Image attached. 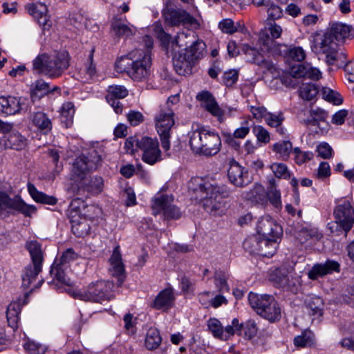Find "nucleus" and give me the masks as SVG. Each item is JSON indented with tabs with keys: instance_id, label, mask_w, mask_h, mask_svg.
Returning a JSON list of instances; mask_svg holds the SVG:
<instances>
[{
	"instance_id": "56",
	"label": "nucleus",
	"mask_w": 354,
	"mask_h": 354,
	"mask_svg": "<svg viewBox=\"0 0 354 354\" xmlns=\"http://www.w3.org/2000/svg\"><path fill=\"white\" fill-rule=\"evenodd\" d=\"M24 348L30 354H44L48 349L46 346L30 340L24 344Z\"/></svg>"
},
{
	"instance_id": "23",
	"label": "nucleus",
	"mask_w": 354,
	"mask_h": 354,
	"mask_svg": "<svg viewBox=\"0 0 354 354\" xmlns=\"http://www.w3.org/2000/svg\"><path fill=\"white\" fill-rule=\"evenodd\" d=\"M263 245H274V243L269 241L266 239H263L259 234L252 236L246 239L243 242V248L250 254H258L263 256H272L273 252H266L263 248Z\"/></svg>"
},
{
	"instance_id": "5",
	"label": "nucleus",
	"mask_w": 354,
	"mask_h": 354,
	"mask_svg": "<svg viewBox=\"0 0 354 354\" xmlns=\"http://www.w3.org/2000/svg\"><path fill=\"white\" fill-rule=\"evenodd\" d=\"M113 287L111 281L97 280L90 283L85 288L73 290L72 296L84 301L102 304L113 299Z\"/></svg>"
},
{
	"instance_id": "54",
	"label": "nucleus",
	"mask_w": 354,
	"mask_h": 354,
	"mask_svg": "<svg viewBox=\"0 0 354 354\" xmlns=\"http://www.w3.org/2000/svg\"><path fill=\"white\" fill-rule=\"evenodd\" d=\"M296 164L301 165L313 159L314 154L312 151H304L299 147H295L292 151Z\"/></svg>"
},
{
	"instance_id": "16",
	"label": "nucleus",
	"mask_w": 354,
	"mask_h": 354,
	"mask_svg": "<svg viewBox=\"0 0 354 354\" xmlns=\"http://www.w3.org/2000/svg\"><path fill=\"white\" fill-rule=\"evenodd\" d=\"M165 21L171 26H185L198 28L199 23L187 12L183 10L167 9L163 12Z\"/></svg>"
},
{
	"instance_id": "37",
	"label": "nucleus",
	"mask_w": 354,
	"mask_h": 354,
	"mask_svg": "<svg viewBox=\"0 0 354 354\" xmlns=\"http://www.w3.org/2000/svg\"><path fill=\"white\" fill-rule=\"evenodd\" d=\"M33 124L43 133L46 134L52 129V122L47 115L43 112H37L32 117Z\"/></svg>"
},
{
	"instance_id": "60",
	"label": "nucleus",
	"mask_w": 354,
	"mask_h": 354,
	"mask_svg": "<svg viewBox=\"0 0 354 354\" xmlns=\"http://www.w3.org/2000/svg\"><path fill=\"white\" fill-rule=\"evenodd\" d=\"M77 257L78 255L73 249L68 248L63 252L57 263L64 266H68V264L76 260Z\"/></svg>"
},
{
	"instance_id": "7",
	"label": "nucleus",
	"mask_w": 354,
	"mask_h": 354,
	"mask_svg": "<svg viewBox=\"0 0 354 354\" xmlns=\"http://www.w3.org/2000/svg\"><path fill=\"white\" fill-rule=\"evenodd\" d=\"M248 301L258 315L270 322H274L281 318V308L273 296L250 292Z\"/></svg>"
},
{
	"instance_id": "29",
	"label": "nucleus",
	"mask_w": 354,
	"mask_h": 354,
	"mask_svg": "<svg viewBox=\"0 0 354 354\" xmlns=\"http://www.w3.org/2000/svg\"><path fill=\"white\" fill-rule=\"evenodd\" d=\"M175 297L173 290L170 288L161 290L155 297L151 307L157 310H167L173 307Z\"/></svg>"
},
{
	"instance_id": "28",
	"label": "nucleus",
	"mask_w": 354,
	"mask_h": 354,
	"mask_svg": "<svg viewBox=\"0 0 354 354\" xmlns=\"http://www.w3.org/2000/svg\"><path fill=\"white\" fill-rule=\"evenodd\" d=\"M339 271V264L335 261H326L324 263H317L308 271V276L311 280H316L333 272Z\"/></svg>"
},
{
	"instance_id": "30",
	"label": "nucleus",
	"mask_w": 354,
	"mask_h": 354,
	"mask_svg": "<svg viewBox=\"0 0 354 354\" xmlns=\"http://www.w3.org/2000/svg\"><path fill=\"white\" fill-rule=\"evenodd\" d=\"M337 41L344 42L347 39L354 37V31L349 25L343 23H334L327 32Z\"/></svg>"
},
{
	"instance_id": "22",
	"label": "nucleus",
	"mask_w": 354,
	"mask_h": 354,
	"mask_svg": "<svg viewBox=\"0 0 354 354\" xmlns=\"http://www.w3.org/2000/svg\"><path fill=\"white\" fill-rule=\"evenodd\" d=\"M26 9L44 30H48L50 28L52 24L50 16L45 3L41 2L30 3L26 6Z\"/></svg>"
},
{
	"instance_id": "53",
	"label": "nucleus",
	"mask_w": 354,
	"mask_h": 354,
	"mask_svg": "<svg viewBox=\"0 0 354 354\" xmlns=\"http://www.w3.org/2000/svg\"><path fill=\"white\" fill-rule=\"evenodd\" d=\"M314 335L310 330L304 331L301 335H298L294 339V344L297 347H306L313 343Z\"/></svg>"
},
{
	"instance_id": "47",
	"label": "nucleus",
	"mask_w": 354,
	"mask_h": 354,
	"mask_svg": "<svg viewBox=\"0 0 354 354\" xmlns=\"http://www.w3.org/2000/svg\"><path fill=\"white\" fill-rule=\"evenodd\" d=\"M75 113L74 105L71 102L63 104L61 112V118L62 122H64L66 127L73 124V116Z\"/></svg>"
},
{
	"instance_id": "19",
	"label": "nucleus",
	"mask_w": 354,
	"mask_h": 354,
	"mask_svg": "<svg viewBox=\"0 0 354 354\" xmlns=\"http://www.w3.org/2000/svg\"><path fill=\"white\" fill-rule=\"evenodd\" d=\"M257 229L258 234L260 236L274 243V245L277 243V239L279 238L282 234L281 226L268 217L263 218L259 220Z\"/></svg>"
},
{
	"instance_id": "36",
	"label": "nucleus",
	"mask_w": 354,
	"mask_h": 354,
	"mask_svg": "<svg viewBox=\"0 0 354 354\" xmlns=\"http://www.w3.org/2000/svg\"><path fill=\"white\" fill-rule=\"evenodd\" d=\"M28 190L32 198L37 203L51 205H54L57 203V199L55 197L39 192L33 184H28Z\"/></svg>"
},
{
	"instance_id": "2",
	"label": "nucleus",
	"mask_w": 354,
	"mask_h": 354,
	"mask_svg": "<svg viewBox=\"0 0 354 354\" xmlns=\"http://www.w3.org/2000/svg\"><path fill=\"white\" fill-rule=\"evenodd\" d=\"M144 40L146 43L145 50L135 49L115 62L118 71L126 72L132 80L138 82L149 76L151 64L150 48H152L153 41L149 36H145Z\"/></svg>"
},
{
	"instance_id": "43",
	"label": "nucleus",
	"mask_w": 354,
	"mask_h": 354,
	"mask_svg": "<svg viewBox=\"0 0 354 354\" xmlns=\"http://www.w3.org/2000/svg\"><path fill=\"white\" fill-rule=\"evenodd\" d=\"M205 46L202 41L198 40L194 41L189 48H187L184 53L195 63L196 61L203 57Z\"/></svg>"
},
{
	"instance_id": "3",
	"label": "nucleus",
	"mask_w": 354,
	"mask_h": 354,
	"mask_svg": "<svg viewBox=\"0 0 354 354\" xmlns=\"http://www.w3.org/2000/svg\"><path fill=\"white\" fill-rule=\"evenodd\" d=\"M188 136L191 149L196 154L212 156L217 154L221 150V138L214 130L198 127L190 131Z\"/></svg>"
},
{
	"instance_id": "32",
	"label": "nucleus",
	"mask_w": 354,
	"mask_h": 354,
	"mask_svg": "<svg viewBox=\"0 0 354 354\" xmlns=\"http://www.w3.org/2000/svg\"><path fill=\"white\" fill-rule=\"evenodd\" d=\"M195 63L183 52L174 58V67L180 75H189Z\"/></svg>"
},
{
	"instance_id": "18",
	"label": "nucleus",
	"mask_w": 354,
	"mask_h": 354,
	"mask_svg": "<svg viewBox=\"0 0 354 354\" xmlns=\"http://www.w3.org/2000/svg\"><path fill=\"white\" fill-rule=\"evenodd\" d=\"M0 208L3 209H13L26 216H30L36 212L33 205L26 204L19 197L11 198L4 192H0Z\"/></svg>"
},
{
	"instance_id": "49",
	"label": "nucleus",
	"mask_w": 354,
	"mask_h": 354,
	"mask_svg": "<svg viewBox=\"0 0 354 354\" xmlns=\"http://www.w3.org/2000/svg\"><path fill=\"white\" fill-rule=\"evenodd\" d=\"M214 279L216 288L219 292L225 293L229 292L230 288L227 282V277L223 272L216 271Z\"/></svg>"
},
{
	"instance_id": "39",
	"label": "nucleus",
	"mask_w": 354,
	"mask_h": 354,
	"mask_svg": "<svg viewBox=\"0 0 354 354\" xmlns=\"http://www.w3.org/2000/svg\"><path fill=\"white\" fill-rule=\"evenodd\" d=\"M243 197L252 203H263L266 198L264 187L260 184H255L249 192L243 193Z\"/></svg>"
},
{
	"instance_id": "57",
	"label": "nucleus",
	"mask_w": 354,
	"mask_h": 354,
	"mask_svg": "<svg viewBox=\"0 0 354 354\" xmlns=\"http://www.w3.org/2000/svg\"><path fill=\"white\" fill-rule=\"evenodd\" d=\"M243 327L241 331L243 330L244 332V338L246 339H251L254 337L257 333V326L254 320H248L245 324H241Z\"/></svg>"
},
{
	"instance_id": "42",
	"label": "nucleus",
	"mask_w": 354,
	"mask_h": 354,
	"mask_svg": "<svg viewBox=\"0 0 354 354\" xmlns=\"http://www.w3.org/2000/svg\"><path fill=\"white\" fill-rule=\"evenodd\" d=\"M162 338L160 333L156 328H150L146 334L145 346L148 350L156 349L160 344Z\"/></svg>"
},
{
	"instance_id": "34",
	"label": "nucleus",
	"mask_w": 354,
	"mask_h": 354,
	"mask_svg": "<svg viewBox=\"0 0 354 354\" xmlns=\"http://www.w3.org/2000/svg\"><path fill=\"white\" fill-rule=\"evenodd\" d=\"M292 144L289 140H280L272 146V149L276 156L283 160H287L293 151Z\"/></svg>"
},
{
	"instance_id": "51",
	"label": "nucleus",
	"mask_w": 354,
	"mask_h": 354,
	"mask_svg": "<svg viewBox=\"0 0 354 354\" xmlns=\"http://www.w3.org/2000/svg\"><path fill=\"white\" fill-rule=\"evenodd\" d=\"M310 115V118L304 120V123L307 125L318 126L321 121H324L326 118V112L319 108L312 109Z\"/></svg>"
},
{
	"instance_id": "17",
	"label": "nucleus",
	"mask_w": 354,
	"mask_h": 354,
	"mask_svg": "<svg viewBox=\"0 0 354 354\" xmlns=\"http://www.w3.org/2000/svg\"><path fill=\"white\" fill-rule=\"evenodd\" d=\"M260 37L258 40V45L259 46L260 50L257 48L252 47L248 44H244L242 46V51L245 55L246 59L250 63L256 64L259 66H263L268 71L274 73L276 71V66L272 62L268 61L265 58L264 53H270L267 50H263L262 46L260 44Z\"/></svg>"
},
{
	"instance_id": "52",
	"label": "nucleus",
	"mask_w": 354,
	"mask_h": 354,
	"mask_svg": "<svg viewBox=\"0 0 354 354\" xmlns=\"http://www.w3.org/2000/svg\"><path fill=\"white\" fill-rule=\"evenodd\" d=\"M318 93V89L313 84H304L299 88V96L307 101L313 100Z\"/></svg>"
},
{
	"instance_id": "41",
	"label": "nucleus",
	"mask_w": 354,
	"mask_h": 354,
	"mask_svg": "<svg viewBox=\"0 0 354 354\" xmlns=\"http://www.w3.org/2000/svg\"><path fill=\"white\" fill-rule=\"evenodd\" d=\"M305 304L308 310L312 312V315L321 316L322 315L324 301L322 299L317 296H307L305 299Z\"/></svg>"
},
{
	"instance_id": "26",
	"label": "nucleus",
	"mask_w": 354,
	"mask_h": 354,
	"mask_svg": "<svg viewBox=\"0 0 354 354\" xmlns=\"http://www.w3.org/2000/svg\"><path fill=\"white\" fill-rule=\"evenodd\" d=\"M196 99L203 103L204 108L219 122H223L224 111L219 106L214 96L208 91L198 93Z\"/></svg>"
},
{
	"instance_id": "12",
	"label": "nucleus",
	"mask_w": 354,
	"mask_h": 354,
	"mask_svg": "<svg viewBox=\"0 0 354 354\" xmlns=\"http://www.w3.org/2000/svg\"><path fill=\"white\" fill-rule=\"evenodd\" d=\"M207 326L212 335L220 340L227 341L235 334L241 335L243 327L237 318H234L230 324L223 326L221 322L215 317L209 318L207 322Z\"/></svg>"
},
{
	"instance_id": "6",
	"label": "nucleus",
	"mask_w": 354,
	"mask_h": 354,
	"mask_svg": "<svg viewBox=\"0 0 354 354\" xmlns=\"http://www.w3.org/2000/svg\"><path fill=\"white\" fill-rule=\"evenodd\" d=\"M333 216L335 221L328 223V229L337 235L344 232L346 236L354 224V207L351 202L348 199L338 201L333 210Z\"/></svg>"
},
{
	"instance_id": "14",
	"label": "nucleus",
	"mask_w": 354,
	"mask_h": 354,
	"mask_svg": "<svg viewBox=\"0 0 354 354\" xmlns=\"http://www.w3.org/2000/svg\"><path fill=\"white\" fill-rule=\"evenodd\" d=\"M270 280L276 286L294 293L297 292L300 284L299 278L293 276L291 268H286L275 269L270 275Z\"/></svg>"
},
{
	"instance_id": "58",
	"label": "nucleus",
	"mask_w": 354,
	"mask_h": 354,
	"mask_svg": "<svg viewBox=\"0 0 354 354\" xmlns=\"http://www.w3.org/2000/svg\"><path fill=\"white\" fill-rule=\"evenodd\" d=\"M252 132L259 142L264 144L270 142V133L263 126L254 125L252 128Z\"/></svg>"
},
{
	"instance_id": "9",
	"label": "nucleus",
	"mask_w": 354,
	"mask_h": 354,
	"mask_svg": "<svg viewBox=\"0 0 354 354\" xmlns=\"http://www.w3.org/2000/svg\"><path fill=\"white\" fill-rule=\"evenodd\" d=\"M260 44L263 50L271 53L272 55H282L294 61L301 62L306 57L305 50L300 46H290L272 41L267 32H262Z\"/></svg>"
},
{
	"instance_id": "33",
	"label": "nucleus",
	"mask_w": 354,
	"mask_h": 354,
	"mask_svg": "<svg viewBox=\"0 0 354 354\" xmlns=\"http://www.w3.org/2000/svg\"><path fill=\"white\" fill-rule=\"evenodd\" d=\"M111 28L113 35L119 38H129L135 35L137 30L133 26H129L118 19L112 21Z\"/></svg>"
},
{
	"instance_id": "48",
	"label": "nucleus",
	"mask_w": 354,
	"mask_h": 354,
	"mask_svg": "<svg viewBox=\"0 0 354 354\" xmlns=\"http://www.w3.org/2000/svg\"><path fill=\"white\" fill-rule=\"evenodd\" d=\"M218 28L223 33L232 35L242 29L239 23L235 24L231 19H224L218 23Z\"/></svg>"
},
{
	"instance_id": "10",
	"label": "nucleus",
	"mask_w": 354,
	"mask_h": 354,
	"mask_svg": "<svg viewBox=\"0 0 354 354\" xmlns=\"http://www.w3.org/2000/svg\"><path fill=\"white\" fill-rule=\"evenodd\" d=\"M333 37L327 32L318 35L315 39V48L318 53L326 55V62L329 65H339V62L344 63L346 59L342 53L338 52V45Z\"/></svg>"
},
{
	"instance_id": "62",
	"label": "nucleus",
	"mask_w": 354,
	"mask_h": 354,
	"mask_svg": "<svg viewBox=\"0 0 354 354\" xmlns=\"http://www.w3.org/2000/svg\"><path fill=\"white\" fill-rule=\"evenodd\" d=\"M283 120L284 118L281 113L276 115L268 112L265 119L266 124L271 127H279V125H281Z\"/></svg>"
},
{
	"instance_id": "40",
	"label": "nucleus",
	"mask_w": 354,
	"mask_h": 354,
	"mask_svg": "<svg viewBox=\"0 0 354 354\" xmlns=\"http://www.w3.org/2000/svg\"><path fill=\"white\" fill-rule=\"evenodd\" d=\"M26 247L31 256L32 263L42 266L43 254L41 245L37 241H32L28 242Z\"/></svg>"
},
{
	"instance_id": "59",
	"label": "nucleus",
	"mask_w": 354,
	"mask_h": 354,
	"mask_svg": "<svg viewBox=\"0 0 354 354\" xmlns=\"http://www.w3.org/2000/svg\"><path fill=\"white\" fill-rule=\"evenodd\" d=\"M262 32H267L268 37L272 40L274 41V39H278L281 37L282 33V28L277 24L276 23H271L269 25L268 29L264 30H261L259 34V37H261V35Z\"/></svg>"
},
{
	"instance_id": "1",
	"label": "nucleus",
	"mask_w": 354,
	"mask_h": 354,
	"mask_svg": "<svg viewBox=\"0 0 354 354\" xmlns=\"http://www.w3.org/2000/svg\"><path fill=\"white\" fill-rule=\"evenodd\" d=\"M189 189L196 194L205 211L213 215H221L226 210L224 198L228 197L230 191L225 185L212 184L201 178H192Z\"/></svg>"
},
{
	"instance_id": "50",
	"label": "nucleus",
	"mask_w": 354,
	"mask_h": 354,
	"mask_svg": "<svg viewBox=\"0 0 354 354\" xmlns=\"http://www.w3.org/2000/svg\"><path fill=\"white\" fill-rule=\"evenodd\" d=\"M71 229L75 235L77 236H84L89 232V225L87 221L84 219L81 221L78 220H71Z\"/></svg>"
},
{
	"instance_id": "8",
	"label": "nucleus",
	"mask_w": 354,
	"mask_h": 354,
	"mask_svg": "<svg viewBox=\"0 0 354 354\" xmlns=\"http://www.w3.org/2000/svg\"><path fill=\"white\" fill-rule=\"evenodd\" d=\"M174 111L169 104L160 106L154 116L157 132L160 136L161 146L167 152L170 149V131L174 124Z\"/></svg>"
},
{
	"instance_id": "11",
	"label": "nucleus",
	"mask_w": 354,
	"mask_h": 354,
	"mask_svg": "<svg viewBox=\"0 0 354 354\" xmlns=\"http://www.w3.org/2000/svg\"><path fill=\"white\" fill-rule=\"evenodd\" d=\"M102 158L98 153L93 149L87 154H82L77 157L73 162L72 177L75 180H84L87 174L96 170L100 165Z\"/></svg>"
},
{
	"instance_id": "46",
	"label": "nucleus",
	"mask_w": 354,
	"mask_h": 354,
	"mask_svg": "<svg viewBox=\"0 0 354 354\" xmlns=\"http://www.w3.org/2000/svg\"><path fill=\"white\" fill-rule=\"evenodd\" d=\"M270 169L277 178L288 180L291 177V172L284 163L274 162L270 165Z\"/></svg>"
},
{
	"instance_id": "20",
	"label": "nucleus",
	"mask_w": 354,
	"mask_h": 354,
	"mask_svg": "<svg viewBox=\"0 0 354 354\" xmlns=\"http://www.w3.org/2000/svg\"><path fill=\"white\" fill-rule=\"evenodd\" d=\"M73 192L78 195H84L86 193L91 194H98L101 193L104 188V180L100 176H93L90 178L86 177L81 180L73 186Z\"/></svg>"
},
{
	"instance_id": "55",
	"label": "nucleus",
	"mask_w": 354,
	"mask_h": 354,
	"mask_svg": "<svg viewBox=\"0 0 354 354\" xmlns=\"http://www.w3.org/2000/svg\"><path fill=\"white\" fill-rule=\"evenodd\" d=\"M322 94L325 100L333 104L339 105L342 103L343 100L340 94L330 88H323Z\"/></svg>"
},
{
	"instance_id": "38",
	"label": "nucleus",
	"mask_w": 354,
	"mask_h": 354,
	"mask_svg": "<svg viewBox=\"0 0 354 354\" xmlns=\"http://www.w3.org/2000/svg\"><path fill=\"white\" fill-rule=\"evenodd\" d=\"M41 266L38 265H28L27 266L22 273V286L27 288L33 280L35 279L38 274L41 271Z\"/></svg>"
},
{
	"instance_id": "45",
	"label": "nucleus",
	"mask_w": 354,
	"mask_h": 354,
	"mask_svg": "<svg viewBox=\"0 0 354 354\" xmlns=\"http://www.w3.org/2000/svg\"><path fill=\"white\" fill-rule=\"evenodd\" d=\"M68 266H64L62 265L56 263L52 266L50 273L61 284L71 286V281L66 274V270Z\"/></svg>"
},
{
	"instance_id": "64",
	"label": "nucleus",
	"mask_w": 354,
	"mask_h": 354,
	"mask_svg": "<svg viewBox=\"0 0 354 354\" xmlns=\"http://www.w3.org/2000/svg\"><path fill=\"white\" fill-rule=\"evenodd\" d=\"M317 151L319 156L322 158L328 159L333 156V149L326 142L320 143L317 147Z\"/></svg>"
},
{
	"instance_id": "15",
	"label": "nucleus",
	"mask_w": 354,
	"mask_h": 354,
	"mask_svg": "<svg viewBox=\"0 0 354 354\" xmlns=\"http://www.w3.org/2000/svg\"><path fill=\"white\" fill-rule=\"evenodd\" d=\"M138 144V149L142 151V160L145 163L153 165L162 160L157 139L145 136L140 138Z\"/></svg>"
},
{
	"instance_id": "25",
	"label": "nucleus",
	"mask_w": 354,
	"mask_h": 354,
	"mask_svg": "<svg viewBox=\"0 0 354 354\" xmlns=\"http://www.w3.org/2000/svg\"><path fill=\"white\" fill-rule=\"evenodd\" d=\"M227 177L230 182L236 187H243L248 182V170L234 160L230 162Z\"/></svg>"
},
{
	"instance_id": "61",
	"label": "nucleus",
	"mask_w": 354,
	"mask_h": 354,
	"mask_svg": "<svg viewBox=\"0 0 354 354\" xmlns=\"http://www.w3.org/2000/svg\"><path fill=\"white\" fill-rule=\"evenodd\" d=\"M322 235L318 232L316 229H304L298 234V239L300 241H307L310 239H315L319 240L322 238Z\"/></svg>"
},
{
	"instance_id": "63",
	"label": "nucleus",
	"mask_w": 354,
	"mask_h": 354,
	"mask_svg": "<svg viewBox=\"0 0 354 354\" xmlns=\"http://www.w3.org/2000/svg\"><path fill=\"white\" fill-rule=\"evenodd\" d=\"M268 18L272 20L279 19L282 16V10L281 8L270 1L269 6L266 8Z\"/></svg>"
},
{
	"instance_id": "31",
	"label": "nucleus",
	"mask_w": 354,
	"mask_h": 354,
	"mask_svg": "<svg viewBox=\"0 0 354 354\" xmlns=\"http://www.w3.org/2000/svg\"><path fill=\"white\" fill-rule=\"evenodd\" d=\"M21 109L20 99L12 96L0 97V113L15 115Z\"/></svg>"
},
{
	"instance_id": "44",
	"label": "nucleus",
	"mask_w": 354,
	"mask_h": 354,
	"mask_svg": "<svg viewBox=\"0 0 354 354\" xmlns=\"http://www.w3.org/2000/svg\"><path fill=\"white\" fill-rule=\"evenodd\" d=\"M26 139L19 132L12 131L7 137L6 145L14 149H21L26 146Z\"/></svg>"
},
{
	"instance_id": "4",
	"label": "nucleus",
	"mask_w": 354,
	"mask_h": 354,
	"mask_svg": "<svg viewBox=\"0 0 354 354\" xmlns=\"http://www.w3.org/2000/svg\"><path fill=\"white\" fill-rule=\"evenodd\" d=\"M35 73L49 77H59L69 66L68 53L65 51L39 55L32 62Z\"/></svg>"
},
{
	"instance_id": "13",
	"label": "nucleus",
	"mask_w": 354,
	"mask_h": 354,
	"mask_svg": "<svg viewBox=\"0 0 354 354\" xmlns=\"http://www.w3.org/2000/svg\"><path fill=\"white\" fill-rule=\"evenodd\" d=\"M174 197L171 195L157 194L152 200L153 214L156 216L162 214L167 219H177L180 216L179 209L173 204Z\"/></svg>"
},
{
	"instance_id": "27",
	"label": "nucleus",
	"mask_w": 354,
	"mask_h": 354,
	"mask_svg": "<svg viewBox=\"0 0 354 354\" xmlns=\"http://www.w3.org/2000/svg\"><path fill=\"white\" fill-rule=\"evenodd\" d=\"M28 302V294L26 293L22 297L16 301H12L8 306L6 317L9 326L14 330L18 327L19 314L21 307Z\"/></svg>"
},
{
	"instance_id": "35",
	"label": "nucleus",
	"mask_w": 354,
	"mask_h": 354,
	"mask_svg": "<svg viewBox=\"0 0 354 354\" xmlns=\"http://www.w3.org/2000/svg\"><path fill=\"white\" fill-rule=\"evenodd\" d=\"M266 196L270 203L277 209L281 208V193L276 187V182L274 178H270L268 181Z\"/></svg>"
},
{
	"instance_id": "21",
	"label": "nucleus",
	"mask_w": 354,
	"mask_h": 354,
	"mask_svg": "<svg viewBox=\"0 0 354 354\" xmlns=\"http://www.w3.org/2000/svg\"><path fill=\"white\" fill-rule=\"evenodd\" d=\"M109 262V272L111 277L117 279L118 286H120L126 279V272L119 245L114 248Z\"/></svg>"
},
{
	"instance_id": "24",
	"label": "nucleus",
	"mask_w": 354,
	"mask_h": 354,
	"mask_svg": "<svg viewBox=\"0 0 354 354\" xmlns=\"http://www.w3.org/2000/svg\"><path fill=\"white\" fill-rule=\"evenodd\" d=\"M128 90L121 85H111L107 88L106 100L117 114L122 112V104L119 101L128 95Z\"/></svg>"
}]
</instances>
